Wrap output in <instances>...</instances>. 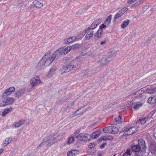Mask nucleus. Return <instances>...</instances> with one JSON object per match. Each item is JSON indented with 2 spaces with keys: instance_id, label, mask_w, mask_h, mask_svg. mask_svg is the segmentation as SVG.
Instances as JSON below:
<instances>
[{
  "instance_id": "3c124183",
  "label": "nucleus",
  "mask_w": 156,
  "mask_h": 156,
  "mask_svg": "<svg viewBox=\"0 0 156 156\" xmlns=\"http://www.w3.org/2000/svg\"><path fill=\"white\" fill-rule=\"evenodd\" d=\"M148 8V5H145L144 7L143 10L144 12H145Z\"/></svg>"
},
{
  "instance_id": "13d9d810",
  "label": "nucleus",
  "mask_w": 156,
  "mask_h": 156,
  "mask_svg": "<svg viewBox=\"0 0 156 156\" xmlns=\"http://www.w3.org/2000/svg\"><path fill=\"white\" fill-rule=\"evenodd\" d=\"M74 102H72V103H71L69 105V106H72L73 105H74Z\"/></svg>"
},
{
  "instance_id": "473e14b6",
  "label": "nucleus",
  "mask_w": 156,
  "mask_h": 156,
  "mask_svg": "<svg viewBox=\"0 0 156 156\" xmlns=\"http://www.w3.org/2000/svg\"><path fill=\"white\" fill-rule=\"evenodd\" d=\"M86 33V31L85 30H83L81 31L80 33L77 36L76 38H80L83 37L85 35Z\"/></svg>"
},
{
  "instance_id": "052dcab7",
  "label": "nucleus",
  "mask_w": 156,
  "mask_h": 156,
  "mask_svg": "<svg viewBox=\"0 0 156 156\" xmlns=\"http://www.w3.org/2000/svg\"><path fill=\"white\" fill-rule=\"evenodd\" d=\"M134 156H143L142 155H140L138 154H136Z\"/></svg>"
},
{
  "instance_id": "4d7b16f0",
  "label": "nucleus",
  "mask_w": 156,
  "mask_h": 156,
  "mask_svg": "<svg viewBox=\"0 0 156 156\" xmlns=\"http://www.w3.org/2000/svg\"><path fill=\"white\" fill-rule=\"evenodd\" d=\"M80 129H79V130H76V132H75V133L76 134H78V133H80Z\"/></svg>"
},
{
  "instance_id": "de8ad7c7",
  "label": "nucleus",
  "mask_w": 156,
  "mask_h": 156,
  "mask_svg": "<svg viewBox=\"0 0 156 156\" xmlns=\"http://www.w3.org/2000/svg\"><path fill=\"white\" fill-rule=\"evenodd\" d=\"M95 144L94 143H90L88 145V147L90 148H92L94 147Z\"/></svg>"
},
{
  "instance_id": "7ed1b4c3",
  "label": "nucleus",
  "mask_w": 156,
  "mask_h": 156,
  "mask_svg": "<svg viewBox=\"0 0 156 156\" xmlns=\"http://www.w3.org/2000/svg\"><path fill=\"white\" fill-rule=\"evenodd\" d=\"M90 135L86 133H81L76 136V138L79 141H87L89 140Z\"/></svg>"
},
{
  "instance_id": "c9c22d12",
  "label": "nucleus",
  "mask_w": 156,
  "mask_h": 156,
  "mask_svg": "<svg viewBox=\"0 0 156 156\" xmlns=\"http://www.w3.org/2000/svg\"><path fill=\"white\" fill-rule=\"evenodd\" d=\"M74 140V138L73 136H71L69 138L68 140L67 141V144H69L72 143Z\"/></svg>"
},
{
  "instance_id": "c85d7f7f",
  "label": "nucleus",
  "mask_w": 156,
  "mask_h": 156,
  "mask_svg": "<svg viewBox=\"0 0 156 156\" xmlns=\"http://www.w3.org/2000/svg\"><path fill=\"white\" fill-rule=\"evenodd\" d=\"M111 133L113 134L117 133L119 132V129L118 128L115 127L111 126Z\"/></svg>"
},
{
  "instance_id": "e433bc0d",
  "label": "nucleus",
  "mask_w": 156,
  "mask_h": 156,
  "mask_svg": "<svg viewBox=\"0 0 156 156\" xmlns=\"http://www.w3.org/2000/svg\"><path fill=\"white\" fill-rule=\"evenodd\" d=\"M80 46V45L79 44H76L71 46V47H72V49L74 50L79 48Z\"/></svg>"
},
{
  "instance_id": "680f3d73",
  "label": "nucleus",
  "mask_w": 156,
  "mask_h": 156,
  "mask_svg": "<svg viewBox=\"0 0 156 156\" xmlns=\"http://www.w3.org/2000/svg\"><path fill=\"white\" fill-rule=\"evenodd\" d=\"M154 107L155 108H156V102L154 103Z\"/></svg>"
},
{
  "instance_id": "dca6fc26",
  "label": "nucleus",
  "mask_w": 156,
  "mask_h": 156,
  "mask_svg": "<svg viewBox=\"0 0 156 156\" xmlns=\"http://www.w3.org/2000/svg\"><path fill=\"white\" fill-rule=\"evenodd\" d=\"M12 139L11 137H8L6 138L4 140L3 143L2 144V146L3 147H5L8 144L11 142Z\"/></svg>"
},
{
  "instance_id": "b1692460",
  "label": "nucleus",
  "mask_w": 156,
  "mask_h": 156,
  "mask_svg": "<svg viewBox=\"0 0 156 156\" xmlns=\"http://www.w3.org/2000/svg\"><path fill=\"white\" fill-rule=\"evenodd\" d=\"M88 32L85 36V38L87 40H89L93 35V31L92 30H88ZM86 31H88L86 30Z\"/></svg>"
},
{
  "instance_id": "2eb2a0df",
  "label": "nucleus",
  "mask_w": 156,
  "mask_h": 156,
  "mask_svg": "<svg viewBox=\"0 0 156 156\" xmlns=\"http://www.w3.org/2000/svg\"><path fill=\"white\" fill-rule=\"evenodd\" d=\"M76 41V37L75 36H73L66 39L64 41V42L65 44H68Z\"/></svg>"
},
{
  "instance_id": "412c9836",
  "label": "nucleus",
  "mask_w": 156,
  "mask_h": 156,
  "mask_svg": "<svg viewBox=\"0 0 156 156\" xmlns=\"http://www.w3.org/2000/svg\"><path fill=\"white\" fill-rule=\"evenodd\" d=\"M112 18V15H109L106 18L104 22V24L108 27L110 24Z\"/></svg>"
},
{
  "instance_id": "c03bdc74",
  "label": "nucleus",
  "mask_w": 156,
  "mask_h": 156,
  "mask_svg": "<svg viewBox=\"0 0 156 156\" xmlns=\"http://www.w3.org/2000/svg\"><path fill=\"white\" fill-rule=\"evenodd\" d=\"M67 155L68 156H74L73 154V152L72 150L69 151L67 152Z\"/></svg>"
},
{
  "instance_id": "9b49d317",
  "label": "nucleus",
  "mask_w": 156,
  "mask_h": 156,
  "mask_svg": "<svg viewBox=\"0 0 156 156\" xmlns=\"http://www.w3.org/2000/svg\"><path fill=\"white\" fill-rule=\"evenodd\" d=\"M5 101H4L3 105L5 106L13 104L14 102V99L12 97L3 98Z\"/></svg>"
},
{
  "instance_id": "39448f33",
  "label": "nucleus",
  "mask_w": 156,
  "mask_h": 156,
  "mask_svg": "<svg viewBox=\"0 0 156 156\" xmlns=\"http://www.w3.org/2000/svg\"><path fill=\"white\" fill-rule=\"evenodd\" d=\"M76 67L72 63H70L66 66H63L60 69V70L61 72L62 73H65L66 72H68L70 71Z\"/></svg>"
},
{
  "instance_id": "4be33fe9",
  "label": "nucleus",
  "mask_w": 156,
  "mask_h": 156,
  "mask_svg": "<svg viewBox=\"0 0 156 156\" xmlns=\"http://www.w3.org/2000/svg\"><path fill=\"white\" fill-rule=\"evenodd\" d=\"M132 149L133 151L135 152H137L142 151L141 148L138 145L133 146Z\"/></svg>"
},
{
  "instance_id": "f03ea898",
  "label": "nucleus",
  "mask_w": 156,
  "mask_h": 156,
  "mask_svg": "<svg viewBox=\"0 0 156 156\" xmlns=\"http://www.w3.org/2000/svg\"><path fill=\"white\" fill-rule=\"evenodd\" d=\"M72 49V47L70 46H68L65 48H59L55 52L57 57H59L61 55H65L68 53Z\"/></svg>"
},
{
  "instance_id": "7c9ffc66",
  "label": "nucleus",
  "mask_w": 156,
  "mask_h": 156,
  "mask_svg": "<svg viewBox=\"0 0 156 156\" xmlns=\"http://www.w3.org/2000/svg\"><path fill=\"white\" fill-rule=\"evenodd\" d=\"M102 31L101 28H99L97 31L96 34H95V36L98 38L101 37V34Z\"/></svg>"
},
{
  "instance_id": "ddd939ff",
  "label": "nucleus",
  "mask_w": 156,
  "mask_h": 156,
  "mask_svg": "<svg viewBox=\"0 0 156 156\" xmlns=\"http://www.w3.org/2000/svg\"><path fill=\"white\" fill-rule=\"evenodd\" d=\"M46 140V143L48 142V143L49 145H51V144H53L55 142H57L58 140L56 137L55 138H52V137L51 136H50L48 139L46 138V139H44V140Z\"/></svg>"
},
{
  "instance_id": "6e6552de",
  "label": "nucleus",
  "mask_w": 156,
  "mask_h": 156,
  "mask_svg": "<svg viewBox=\"0 0 156 156\" xmlns=\"http://www.w3.org/2000/svg\"><path fill=\"white\" fill-rule=\"evenodd\" d=\"M138 99H133L130 102V105H134L135 106H134V110H137L139 108L141 107L142 105V104L140 102L137 101Z\"/></svg>"
},
{
  "instance_id": "aec40b11",
  "label": "nucleus",
  "mask_w": 156,
  "mask_h": 156,
  "mask_svg": "<svg viewBox=\"0 0 156 156\" xmlns=\"http://www.w3.org/2000/svg\"><path fill=\"white\" fill-rule=\"evenodd\" d=\"M101 130H98L93 132L92 134V137L93 139H96L100 136L101 133Z\"/></svg>"
},
{
  "instance_id": "4468645a",
  "label": "nucleus",
  "mask_w": 156,
  "mask_h": 156,
  "mask_svg": "<svg viewBox=\"0 0 156 156\" xmlns=\"http://www.w3.org/2000/svg\"><path fill=\"white\" fill-rule=\"evenodd\" d=\"M15 90V88L14 87H12L6 89L4 91L3 93V95H10L12 93L14 92Z\"/></svg>"
},
{
  "instance_id": "8fccbe9b",
  "label": "nucleus",
  "mask_w": 156,
  "mask_h": 156,
  "mask_svg": "<svg viewBox=\"0 0 156 156\" xmlns=\"http://www.w3.org/2000/svg\"><path fill=\"white\" fill-rule=\"evenodd\" d=\"M151 153L152 156H156V150H153Z\"/></svg>"
},
{
  "instance_id": "a211bd4d",
  "label": "nucleus",
  "mask_w": 156,
  "mask_h": 156,
  "mask_svg": "<svg viewBox=\"0 0 156 156\" xmlns=\"http://www.w3.org/2000/svg\"><path fill=\"white\" fill-rule=\"evenodd\" d=\"M24 122L25 121L23 120H20L12 124V126L15 127V128L19 127L23 124Z\"/></svg>"
},
{
  "instance_id": "49530a36",
  "label": "nucleus",
  "mask_w": 156,
  "mask_h": 156,
  "mask_svg": "<svg viewBox=\"0 0 156 156\" xmlns=\"http://www.w3.org/2000/svg\"><path fill=\"white\" fill-rule=\"evenodd\" d=\"M137 0H129L127 1V2L129 4H132Z\"/></svg>"
},
{
  "instance_id": "5fc2aeb1",
  "label": "nucleus",
  "mask_w": 156,
  "mask_h": 156,
  "mask_svg": "<svg viewBox=\"0 0 156 156\" xmlns=\"http://www.w3.org/2000/svg\"><path fill=\"white\" fill-rule=\"evenodd\" d=\"M4 151V149L2 148L0 149V156L3 153Z\"/></svg>"
},
{
  "instance_id": "a878e982",
  "label": "nucleus",
  "mask_w": 156,
  "mask_h": 156,
  "mask_svg": "<svg viewBox=\"0 0 156 156\" xmlns=\"http://www.w3.org/2000/svg\"><path fill=\"white\" fill-rule=\"evenodd\" d=\"M56 70V69L55 68H52L49 70L47 74V76L48 77L51 76L54 74Z\"/></svg>"
},
{
  "instance_id": "a19ab883",
  "label": "nucleus",
  "mask_w": 156,
  "mask_h": 156,
  "mask_svg": "<svg viewBox=\"0 0 156 156\" xmlns=\"http://www.w3.org/2000/svg\"><path fill=\"white\" fill-rule=\"evenodd\" d=\"M143 0H139L137 1L135 4H134V5L135 6H137L139 5H140L141 2L143 1Z\"/></svg>"
},
{
  "instance_id": "2f4dec72",
  "label": "nucleus",
  "mask_w": 156,
  "mask_h": 156,
  "mask_svg": "<svg viewBox=\"0 0 156 156\" xmlns=\"http://www.w3.org/2000/svg\"><path fill=\"white\" fill-rule=\"evenodd\" d=\"M108 62H109L107 61V59L105 58H103L100 61L101 65L102 66L107 64Z\"/></svg>"
},
{
  "instance_id": "bb28decb",
  "label": "nucleus",
  "mask_w": 156,
  "mask_h": 156,
  "mask_svg": "<svg viewBox=\"0 0 156 156\" xmlns=\"http://www.w3.org/2000/svg\"><path fill=\"white\" fill-rule=\"evenodd\" d=\"M148 103L150 104H154L156 102V96H154L153 97H150L147 100Z\"/></svg>"
},
{
  "instance_id": "c756f323",
  "label": "nucleus",
  "mask_w": 156,
  "mask_h": 156,
  "mask_svg": "<svg viewBox=\"0 0 156 156\" xmlns=\"http://www.w3.org/2000/svg\"><path fill=\"white\" fill-rule=\"evenodd\" d=\"M147 89V88H146V87H144L141 88L139 90L136 92L134 93V94L136 95H140V94H142L144 91H145Z\"/></svg>"
},
{
  "instance_id": "393cba45",
  "label": "nucleus",
  "mask_w": 156,
  "mask_h": 156,
  "mask_svg": "<svg viewBox=\"0 0 156 156\" xmlns=\"http://www.w3.org/2000/svg\"><path fill=\"white\" fill-rule=\"evenodd\" d=\"M129 20L128 19L123 21L121 25V28L122 29L125 28L129 24Z\"/></svg>"
},
{
  "instance_id": "0eeeda50",
  "label": "nucleus",
  "mask_w": 156,
  "mask_h": 156,
  "mask_svg": "<svg viewBox=\"0 0 156 156\" xmlns=\"http://www.w3.org/2000/svg\"><path fill=\"white\" fill-rule=\"evenodd\" d=\"M128 9L127 7H124L118 12L115 15L114 20H115L122 16Z\"/></svg>"
},
{
  "instance_id": "603ef678",
  "label": "nucleus",
  "mask_w": 156,
  "mask_h": 156,
  "mask_svg": "<svg viewBox=\"0 0 156 156\" xmlns=\"http://www.w3.org/2000/svg\"><path fill=\"white\" fill-rule=\"evenodd\" d=\"M106 41H101L100 42V45H105L106 44Z\"/></svg>"
},
{
  "instance_id": "f257e3e1",
  "label": "nucleus",
  "mask_w": 156,
  "mask_h": 156,
  "mask_svg": "<svg viewBox=\"0 0 156 156\" xmlns=\"http://www.w3.org/2000/svg\"><path fill=\"white\" fill-rule=\"evenodd\" d=\"M51 52H47L42 57L40 62L44 64L45 66H49L53 61L56 57H57L55 53L54 52L51 56H50Z\"/></svg>"
},
{
  "instance_id": "72a5a7b5",
  "label": "nucleus",
  "mask_w": 156,
  "mask_h": 156,
  "mask_svg": "<svg viewBox=\"0 0 156 156\" xmlns=\"http://www.w3.org/2000/svg\"><path fill=\"white\" fill-rule=\"evenodd\" d=\"M147 93L150 94H152L156 92V87L152 89H149L147 90Z\"/></svg>"
},
{
  "instance_id": "a18cd8bd",
  "label": "nucleus",
  "mask_w": 156,
  "mask_h": 156,
  "mask_svg": "<svg viewBox=\"0 0 156 156\" xmlns=\"http://www.w3.org/2000/svg\"><path fill=\"white\" fill-rule=\"evenodd\" d=\"M5 101L4 100L3 98L2 99V100L0 101V107L5 106V105H3V104H4L3 103L4 102L3 101Z\"/></svg>"
},
{
  "instance_id": "f3484780",
  "label": "nucleus",
  "mask_w": 156,
  "mask_h": 156,
  "mask_svg": "<svg viewBox=\"0 0 156 156\" xmlns=\"http://www.w3.org/2000/svg\"><path fill=\"white\" fill-rule=\"evenodd\" d=\"M25 90L24 89H20L14 94L15 97L19 98L22 96L24 94Z\"/></svg>"
},
{
  "instance_id": "ea45409f",
  "label": "nucleus",
  "mask_w": 156,
  "mask_h": 156,
  "mask_svg": "<svg viewBox=\"0 0 156 156\" xmlns=\"http://www.w3.org/2000/svg\"><path fill=\"white\" fill-rule=\"evenodd\" d=\"M76 59L79 60L78 61H76L77 62L78 64H80L81 62L84 60L83 58H80V57H77Z\"/></svg>"
},
{
  "instance_id": "37998d69",
  "label": "nucleus",
  "mask_w": 156,
  "mask_h": 156,
  "mask_svg": "<svg viewBox=\"0 0 156 156\" xmlns=\"http://www.w3.org/2000/svg\"><path fill=\"white\" fill-rule=\"evenodd\" d=\"M73 152V154L75 156L78 154L80 153V151L77 150H72Z\"/></svg>"
},
{
  "instance_id": "79ce46f5",
  "label": "nucleus",
  "mask_w": 156,
  "mask_h": 156,
  "mask_svg": "<svg viewBox=\"0 0 156 156\" xmlns=\"http://www.w3.org/2000/svg\"><path fill=\"white\" fill-rule=\"evenodd\" d=\"M146 118H145L140 119V120L141 124H144L146 123Z\"/></svg>"
},
{
  "instance_id": "20e7f679",
  "label": "nucleus",
  "mask_w": 156,
  "mask_h": 156,
  "mask_svg": "<svg viewBox=\"0 0 156 156\" xmlns=\"http://www.w3.org/2000/svg\"><path fill=\"white\" fill-rule=\"evenodd\" d=\"M137 131V128L133 127L126 128L124 131V135L129 136L133 134Z\"/></svg>"
},
{
  "instance_id": "f704fd0d",
  "label": "nucleus",
  "mask_w": 156,
  "mask_h": 156,
  "mask_svg": "<svg viewBox=\"0 0 156 156\" xmlns=\"http://www.w3.org/2000/svg\"><path fill=\"white\" fill-rule=\"evenodd\" d=\"M132 152L129 150L127 149L126 152L123 154L122 156H130Z\"/></svg>"
},
{
  "instance_id": "4c0bfd02",
  "label": "nucleus",
  "mask_w": 156,
  "mask_h": 156,
  "mask_svg": "<svg viewBox=\"0 0 156 156\" xmlns=\"http://www.w3.org/2000/svg\"><path fill=\"white\" fill-rule=\"evenodd\" d=\"M122 117L120 115H119L118 117L115 118L114 119V120L116 122H119L122 119Z\"/></svg>"
},
{
  "instance_id": "423d86ee",
  "label": "nucleus",
  "mask_w": 156,
  "mask_h": 156,
  "mask_svg": "<svg viewBox=\"0 0 156 156\" xmlns=\"http://www.w3.org/2000/svg\"><path fill=\"white\" fill-rule=\"evenodd\" d=\"M39 77L37 76L34 78H32L30 80V84L32 87L39 85L41 83Z\"/></svg>"
},
{
  "instance_id": "58836bf2",
  "label": "nucleus",
  "mask_w": 156,
  "mask_h": 156,
  "mask_svg": "<svg viewBox=\"0 0 156 156\" xmlns=\"http://www.w3.org/2000/svg\"><path fill=\"white\" fill-rule=\"evenodd\" d=\"M109 138L107 137V136H101L99 139V140L100 141L107 140Z\"/></svg>"
},
{
  "instance_id": "6e6d98bb",
  "label": "nucleus",
  "mask_w": 156,
  "mask_h": 156,
  "mask_svg": "<svg viewBox=\"0 0 156 156\" xmlns=\"http://www.w3.org/2000/svg\"><path fill=\"white\" fill-rule=\"evenodd\" d=\"M91 150L90 149H89L87 151V153L88 154H92L93 152H90V151Z\"/></svg>"
},
{
  "instance_id": "bf43d9fd",
  "label": "nucleus",
  "mask_w": 156,
  "mask_h": 156,
  "mask_svg": "<svg viewBox=\"0 0 156 156\" xmlns=\"http://www.w3.org/2000/svg\"><path fill=\"white\" fill-rule=\"evenodd\" d=\"M106 145V144H103V145H102V146H100V148H102L103 147Z\"/></svg>"
},
{
  "instance_id": "5701e85b",
  "label": "nucleus",
  "mask_w": 156,
  "mask_h": 156,
  "mask_svg": "<svg viewBox=\"0 0 156 156\" xmlns=\"http://www.w3.org/2000/svg\"><path fill=\"white\" fill-rule=\"evenodd\" d=\"M13 109L12 107H10L9 108H6L4 110L2 114V116H5L6 115L12 112Z\"/></svg>"
},
{
  "instance_id": "1a4fd4ad",
  "label": "nucleus",
  "mask_w": 156,
  "mask_h": 156,
  "mask_svg": "<svg viewBox=\"0 0 156 156\" xmlns=\"http://www.w3.org/2000/svg\"><path fill=\"white\" fill-rule=\"evenodd\" d=\"M89 109L88 107L86 108L85 107H82L76 110L73 114V116H76L79 115H81L85 112L86 111Z\"/></svg>"
},
{
  "instance_id": "09e8293b",
  "label": "nucleus",
  "mask_w": 156,
  "mask_h": 156,
  "mask_svg": "<svg viewBox=\"0 0 156 156\" xmlns=\"http://www.w3.org/2000/svg\"><path fill=\"white\" fill-rule=\"evenodd\" d=\"M107 26L104 24H101V25L100 27V28H101L102 30V29L103 28H105Z\"/></svg>"
},
{
  "instance_id": "864d4df0",
  "label": "nucleus",
  "mask_w": 156,
  "mask_h": 156,
  "mask_svg": "<svg viewBox=\"0 0 156 156\" xmlns=\"http://www.w3.org/2000/svg\"><path fill=\"white\" fill-rule=\"evenodd\" d=\"M156 111V110H154L153 111H152V112H151L150 113V115L151 116L152 115H153L154 114V113Z\"/></svg>"
},
{
  "instance_id": "cd10ccee",
  "label": "nucleus",
  "mask_w": 156,
  "mask_h": 156,
  "mask_svg": "<svg viewBox=\"0 0 156 156\" xmlns=\"http://www.w3.org/2000/svg\"><path fill=\"white\" fill-rule=\"evenodd\" d=\"M111 126H108L104 128L103 131L105 133H111Z\"/></svg>"
},
{
  "instance_id": "6ab92c4d",
  "label": "nucleus",
  "mask_w": 156,
  "mask_h": 156,
  "mask_svg": "<svg viewBox=\"0 0 156 156\" xmlns=\"http://www.w3.org/2000/svg\"><path fill=\"white\" fill-rule=\"evenodd\" d=\"M32 3L36 8H41L43 6V4L37 0H34L32 2Z\"/></svg>"
},
{
  "instance_id": "9d476101",
  "label": "nucleus",
  "mask_w": 156,
  "mask_h": 156,
  "mask_svg": "<svg viewBox=\"0 0 156 156\" xmlns=\"http://www.w3.org/2000/svg\"><path fill=\"white\" fill-rule=\"evenodd\" d=\"M101 19L100 18L94 20L88 29L87 30L95 29L97 25H99L101 22Z\"/></svg>"
},
{
  "instance_id": "f8f14e48",
  "label": "nucleus",
  "mask_w": 156,
  "mask_h": 156,
  "mask_svg": "<svg viewBox=\"0 0 156 156\" xmlns=\"http://www.w3.org/2000/svg\"><path fill=\"white\" fill-rule=\"evenodd\" d=\"M137 141L138 142V145L140 146L141 148L142 151L146 149V147L145 144V141L141 138L138 139Z\"/></svg>"
}]
</instances>
